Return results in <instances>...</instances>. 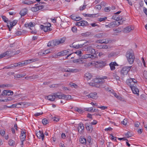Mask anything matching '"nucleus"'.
<instances>
[{
    "instance_id": "obj_32",
    "label": "nucleus",
    "mask_w": 147,
    "mask_h": 147,
    "mask_svg": "<svg viewBox=\"0 0 147 147\" xmlns=\"http://www.w3.org/2000/svg\"><path fill=\"white\" fill-rule=\"evenodd\" d=\"M9 145L11 146H14L15 144V142L13 140L10 139L8 142Z\"/></svg>"
},
{
    "instance_id": "obj_37",
    "label": "nucleus",
    "mask_w": 147,
    "mask_h": 147,
    "mask_svg": "<svg viewBox=\"0 0 147 147\" xmlns=\"http://www.w3.org/2000/svg\"><path fill=\"white\" fill-rule=\"evenodd\" d=\"M33 2L32 1L29 0L24 1V3L25 4L29 5L33 4L34 2Z\"/></svg>"
},
{
    "instance_id": "obj_63",
    "label": "nucleus",
    "mask_w": 147,
    "mask_h": 147,
    "mask_svg": "<svg viewBox=\"0 0 147 147\" xmlns=\"http://www.w3.org/2000/svg\"><path fill=\"white\" fill-rule=\"evenodd\" d=\"M81 23V21L79 22H77L76 24V26H81V25H82Z\"/></svg>"
},
{
    "instance_id": "obj_12",
    "label": "nucleus",
    "mask_w": 147,
    "mask_h": 147,
    "mask_svg": "<svg viewBox=\"0 0 147 147\" xmlns=\"http://www.w3.org/2000/svg\"><path fill=\"white\" fill-rule=\"evenodd\" d=\"M111 41L109 39H100L96 41V42L100 43H108L111 42Z\"/></svg>"
},
{
    "instance_id": "obj_16",
    "label": "nucleus",
    "mask_w": 147,
    "mask_h": 147,
    "mask_svg": "<svg viewBox=\"0 0 147 147\" xmlns=\"http://www.w3.org/2000/svg\"><path fill=\"white\" fill-rule=\"evenodd\" d=\"M95 64L97 66V67H103L105 65V63L103 61H99L95 63Z\"/></svg>"
},
{
    "instance_id": "obj_52",
    "label": "nucleus",
    "mask_w": 147,
    "mask_h": 147,
    "mask_svg": "<svg viewBox=\"0 0 147 147\" xmlns=\"http://www.w3.org/2000/svg\"><path fill=\"white\" fill-rule=\"evenodd\" d=\"M85 17H93L94 16H95L94 14H85V15L84 16Z\"/></svg>"
},
{
    "instance_id": "obj_20",
    "label": "nucleus",
    "mask_w": 147,
    "mask_h": 147,
    "mask_svg": "<svg viewBox=\"0 0 147 147\" xmlns=\"http://www.w3.org/2000/svg\"><path fill=\"white\" fill-rule=\"evenodd\" d=\"M26 132L23 131H21V136L20 137L21 140L22 141H24L26 138Z\"/></svg>"
},
{
    "instance_id": "obj_1",
    "label": "nucleus",
    "mask_w": 147,
    "mask_h": 147,
    "mask_svg": "<svg viewBox=\"0 0 147 147\" xmlns=\"http://www.w3.org/2000/svg\"><path fill=\"white\" fill-rule=\"evenodd\" d=\"M126 56L129 63L131 64L133 63L135 58L133 52L131 50L128 51Z\"/></svg>"
},
{
    "instance_id": "obj_62",
    "label": "nucleus",
    "mask_w": 147,
    "mask_h": 147,
    "mask_svg": "<svg viewBox=\"0 0 147 147\" xmlns=\"http://www.w3.org/2000/svg\"><path fill=\"white\" fill-rule=\"evenodd\" d=\"M23 104L22 102H20L19 103H17V106L16 108H20L21 107L22 105Z\"/></svg>"
},
{
    "instance_id": "obj_27",
    "label": "nucleus",
    "mask_w": 147,
    "mask_h": 147,
    "mask_svg": "<svg viewBox=\"0 0 147 147\" xmlns=\"http://www.w3.org/2000/svg\"><path fill=\"white\" fill-rule=\"evenodd\" d=\"M8 22L7 23V26L9 29V30L10 31L12 27H13V26H12L13 24H12V22H10V21H8Z\"/></svg>"
},
{
    "instance_id": "obj_7",
    "label": "nucleus",
    "mask_w": 147,
    "mask_h": 147,
    "mask_svg": "<svg viewBox=\"0 0 147 147\" xmlns=\"http://www.w3.org/2000/svg\"><path fill=\"white\" fill-rule=\"evenodd\" d=\"M85 50L83 49V50L84 51H86V53L94 54L96 53L95 49H92L91 46L88 47L87 48H85Z\"/></svg>"
},
{
    "instance_id": "obj_41",
    "label": "nucleus",
    "mask_w": 147,
    "mask_h": 147,
    "mask_svg": "<svg viewBox=\"0 0 147 147\" xmlns=\"http://www.w3.org/2000/svg\"><path fill=\"white\" fill-rule=\"evenodd\" d=\"M26 75L24 74H18L16 76V78H22L23 77H24Z\"/></svg>"
},
{
    "instance_id": "obj_14",
    "label": "nucleus",
    "mask_w": 147,
    "mask_h": 147,
    "mask_svg": "<svg viewBox=\"0 0 147 147\" xmlns=\"http://www.w3.org/2000/svg\"><path fill=\"white\" fill-rule=\"evenodd\" d=\"M111 69V70H114L115 69V66H118V65L115 62H111L109 64Z\"/></svg>"
},
{
    "instance_id": "obj_22",
    "label": "nucleus",
    "mask_w": 147,
    "mask_h": 147,
    "mask_svg": "<svg viewBox=\"0 0 147 147\" xmlns=\"http://www.w3.org/2000/svg\"><path fill=\"white\" fill-rule=\"evenodd\" d=\"M119 25V24H118L116 22H113L109 24V25L110 26V28L114 27L115 26H118Z\"/></svg>"
},
{
    "instance_id": "obj_33",
    "label": "nucleus",
    "mask_w": 147,
    "mask_h": 147,
    "mask_svg": "<svg viewBox=\"0 0 147 147\" xmlns=\"http://www.w3.org/2000/svg\"><path fill=\"white\" fill-rule=\"evenodd\" d=\"M71 17L72 19L76 21H78L80 20V19H79V18H80L79 17H78L74 15H71Z\"/></svg>"
},
{
    "instance_id": "obj_53",
    "label": "nucleus",
    "mask_w": 147,
    "mask_h": 147,
    "mask_svg": "<svg viewBox=\"0 0 147 147\" xmlns=\"http://www.w3.org/2000/svg\"><path fill=\"white\" fill-rule=\"evenodd\" d=\"M110 7H105L104 9V10L105 12H109L110 11Z\"/></svg>"
},
{
    "instance_id": "obj_44",
    "label": "nucleus",
    "mask_w": 147,
    "mask_h": 147,
    "mask_svg": "<svg viewBox=\"0 0 147 147\" xmlns=\"http://www.w3.org/2000/svg\"><path fill=\"white\" fill-rule=\"evenodd\" d=\"M90 53H88V58H94L96 57L95 55L94 54H90Z\"/></svg>"
},
{
    "instance_id": "obj_11",
    "label": "nucleus",
    "mask_w": 147,
    "mask_h": 147,
    "mask_svg": "<svg viewBox=\"0 0 147 147\" xmlns=\"http://www.w3.org/2000/svg\"><path fill=\"white\" fill-rule=\"evenodd\" d=\"M88 98H91L93 99H96L98 98L97 93L96 92L91 93L86 96Z\"/></svg>"
},
{
    "instance_id": "obj_25",
    "label": "nucleus",
    "mask_w": 147,
    "mask_h": 147,
    "mask_svg": "<svg viewBox=\"0 0 147 147\" xmlns=\"http://www.w3.org/2000/svg\"><path fill=\"white\" fill-rule=\"evenodd\" d=\"M117 55L116 52H112L109 53L108 57L109 58H112L115 57L117 56Z\"/></svg>"
},
{
    "instance_id": "obj_2",
    "label": "nucleus",
    "mask_w": 147,
    "mask_h": 147,
    "mask_svg": "<svg viewBox=\"0 0 147 147\" xmlns=\"http://www.w3.org/2000/svg\"><path fill=\"white\" fill-rule=\"evenodd\" d=\"M20 53V52L19 51H16L14 53L13 51L8 50L7 51L0 55V59L6 56L11 57L13 55L17 54L19 53Z\"/></svg>"
},
{
    "instance_id": "obj_30",
    "label": "nucleus",
    "mask_w": 147,
    "mask_h": 147,
    "mask_svg": "<svg viewBox=\"0 0 147 147\" xmlns=\"http://www.w3.org/2000/svg\"><path fill=\"white\" fill-rule=\"evenodd\" d=\"M66 39V38L64 37H63L60 39H57L58 40V41L59 44H63V43H64L65 42Z\"/></svg>"
},
{
    "instance_id": "obj_55",
    "label": "nucleus",
    "mask_w": 147,
    "mask_h": 147,
    "mask_svg": "<svg viewBox=\"0 0 147 147\" xmlns=\"http://www.w3.org/2000/svg\"><path fill=\"white\" fill-rule=\"evenodd\" d=\"M95 37L98 38H101L102 37V35L101 34H98L95 35Z\"/></svg>"
},
{
    "instance_id": "obj_64",
    "label": "nucleus",
    "mask_w": 147,
    "mask_h": 147,
    "mask_svg": "<svg viewBox=\"0 0 147 147\" xmlns=\"http://www.w3.org/2000/svg\"><path fill=\"white\" fill-rule=\"evenodd\" d=\"M77 29L76 26H74L72 27L71 30L72 31L74 32H76L77 31Z\"/></svg>"
},
{
    "instance_id": "obj_3",
    "label": "nucleus",
    "mask_w": 147,
    "mask_h": 147,
    "mask_svg": "<svg viewBox=\"0 0 147 147\" xmlns=\"http://www.w3.org/2000/svg\"><path fill=\"white\" fill-rule=\"evenodd\" d=\"M137 80L134 79H128L126 81V83L127 85L129 86L131 89V87L136 86V83H137Z\"/></svg>"
},
{
    "instance_id": "obj_46",
    "label": "nucleus",
    "mask_w": 147,
    "mask_h": 147,
    "mask_svg": "<svg viewBox=\"0 0 147 147\" xmlns=\"http://www.w3.org/2000/svg\"><path fill=\"white\" fill-rule=\"evenodd\" d=\"M125 136L127 137V138H129L132 136L130 134V132L129 131L127 133L125 134Z\"/></svg>"
},
{
    "instance_id": "obj_4",
    "label": "nucleus",
    "mask_w": 147,
    "mask_h": 147,
    "mask_svg": "<svg viewBox=\"0 0 147 147\" xmlns=\"http://www.w3.org/2000/svg\"><path fill=\"white\" fill-rule=\"evenodd\" d=\"M131 66L124 67L121 71V75L122 76L126 75L130 69Z\"/></svg>"
},
{
    "instance_id": "obj_36",
    "label": "nucleus",
    "mask_w": 147,
    "mask_h": 147,
    "mask_svg": "<svg viewBox=\"0 0 147 147\" xmlns=\"http://www.w3.org/2000/svg\"><path fill=\"white\" fill-rule=\"evenodd\" d=\"M13 67H22L23 66L22 62H19L17 63H14L13 64Z\"/></svg>"
},
{
    "instance_id": "obj_35",
    "label": "nucleus",
    "mask_w": 147,
    "mask_h": 147,
    "mask_svg": "<svg viewBox=\"0 0 147 147\" xmlns=\"http://www.w3.org/2000/svg\"><path fill=\"white\" fill-rule=\"evenodd\" d=\"M31 10L33 12H36L39 10V8L38 6L34 7L31 8Z\"/></svg>"
},
{
    "instance_id": "obj_43",
    "label": "nucleus",
    "mask_w": 147,
    "mask_h": 147,
    "mask_svg": "<svg viewBox=\"0 0 147 147\" xmlns=\"http://www.w3.org/2000/svg\"><path fill=\"white\" fill-rule=\"evenodd\" d=\"M81 143L83 144H86V140L84 138H82L80 140Z\"/></svg>"
},
{
    "instance_id": "obj_26",
    "label": "nucleus",
    "mask_w": 147,
    "mask_h": 147,
    "mask_svg": "<svg viewBox=\"0 0 147 147\" xmlns=\"http://www.w3.org/2000/svg\"><path fill=\"white\" fill-rule=\"evenodd\" d=\"M47 98L51 101H53L55 98V97L54 96L53 94V95L47 96Z\"/></svg>"
},
{
    "instance_id": "obj_61",
    "label": "nucleus",
    "mask_w": 147,
    "mask_h": 147,
    "mask_svg": "<svg viewBox=\"0 0 147 147\" xmlns=\"http://www.w3.org/2000/svg\"><path fill=\"white\" fill-rule=\"evenodd\" d=\"M98 108L100 109H101L102 110H104L107 108V107L102 106L101 107H98Z\"/></svg>"
},
{
    "instance_id": "obj_56",
    "label": "nucleus",
    "mask_w": 147,
    "mask_h": 147,
    "mask_svg": "<svg viewBox=\"0 0 147 147\" xmlns=\"http://www.w3.org/2000/svg\"><path fill=\"white\" fill-rule=\"evenodd\" d=\"M54 40V44H55V46H57L58 45H59V42H58V40L55 39V40Z\"/></svg>"
},
{
    "instance_id": "obj_9",
    "label": "nucleus",
    "mask_w": 147,
    "mask_h": 147,
    "mask_svg": "<svg viewBox=\"0 0 147 147\" xmlns=\"http://www.w3.org/2000/svg\"><path fill=\"white\" fill-rule=\"evenodd\" d=\"M13 94V91L9 90H5L2 92L1 94L3 96H9L10 95H12Z\"/></svg>"
},
{
    "instance_id": "obj_39",
    "label": "nucleus",
    "mask_w": 147,
    "mask_h": 147,
    "mask_svg": "<svg viewBox=\"0 0 147 147\" xmlns=\"http://www.w3.org/2000/svg\"><path fill=\"white\" fill-rule=\"evenodd\" d=\"M12 100V98L10 97H7L4 99L2 101L7 102L11 100Z\"/></svg>"
},
{
    "instance_id": "obj_10",
    "label": "nucleus",
    "mask_w": 147,
    "mask_h": 147,
    "mask_svg": "<svg viewBox=\"0 0 147 147\" xmlns=\"http://www.w3.org/2000/svg\"><path fill=\"white\" fill-rule=\"evenodd\" d=\"M84 124L82 123H80L78 125V132L80 134H82L84 131Z\"/></svg>"
},
{
    "instance_id": "obj_48",
    "label": "nucleus",
    "mask_w": 147,
    "mask_h": 147,
    "mask_svg": "<svg viewBox=\"0 0 147 147\" xmlns=\"http://www.w3.org/2000/svg\"><path fill=\"white\" fill-rule=\"evenodd\" d=\"M93 109V108L92 107H91L90 108H85V110L88 111H90L92 112Z\"/></svg>"
},
{
    "instance_id": "obj_49",
    "label": "nucleus",
    "mask_w": 147,
    "mask_h": 147,
    "mask_svg": "<svg viewBox=\"0 0 147 147\" xmlns=\"http://www.w3.org/2000/svg\"><path fill=\"white\" fill-rule=\"evenodd\" d=\"M31 59L32 63L33 62H35L36 61H38L39 60V59L38 58H33Z\"/></svg>"
},
{
    "instance_id": "obj_5",
    "label": "nucleus",
    "mask_w": 147,
    "mask_h": 147,
    "mask_svg": "<svg viewBox=\"0 0 147 147\" xmlns=\"http://www.w3.org/2000/svg\"><path fill=\"white\" fill-rule=\"evenodd\" d=\"M107 78V76H104L102 78L94 79V82L95 83L102 84L105 82L104 79Z\"/></svg>"
},
{
    "instance_id": "obj_13",
    "label": "nucleus",
    "mask_w": 147,
    "mask_h": 147,
    "mask_svg": "<svg viewBox=\"0 0 147 147\" xmlns=\"http://www.w3.org/2000/svg\"><path fill=\"white\" fill-rule=\"evenodd\" d=\"M36 135L38 138L39 139H42V140H44V135L42 132L39 131L38 132L36 133Z\"/></svg>"
},
{
    "instance_id": "obj_29",
    "label": "nucleus",
    "mask_w": 147,
    "mask_h": 147,
    "mask_svg": "<svg viewBox=\"0 0 147 147\" xmlns=\"http://www.w3.org/2000/svg\"><path fill=\"white\" fill-rule=\"evenodd\" d=\"M116 20L117 21H118L119 20H120V22H117L118 24H122V23H121V21L122 22H123V21H122V18L121 16H117V18L116 19Z\"/></svg>"
},
{
    "instance_id": "obj_42",
    "label": "nucleus",
    "mask_w": 147,
    "mask_h": 147,
    "mask_svg": "<svg viewBox=\"0 0 147 147\" xmlns=\"http://www.w3.org/2000/svg\"><path fill=\"white\" fill-rule=\"evenodd\" d=\"M42 122L44 125H46L48 123V121L46 118H44L42 120Z\"/></svg>"
},
{
    "instance_id": "obj_23",
    "label": "nucleus",
    "mask_w": 147,
    "mask_h": 147,
    "mask_svg": "<svg viewBox=\"0 0 147 147\" xmlns=\"http://www.w3.org/2000/svg\"><path fill=\"white\" fill-rule=\"evenodd\" d=\"M39 76L38 75H33L31 76H27L25 77V79H35L38 78Z\"/></svg>"
},
{
    "instance_id": "obj_51",
    "label": "nucleus",
    "mask_w": 147,
    "mask_h": 147,
    "mask_svg": "<svg viewBox=\"0 0 147 147\" xmlns=\"http://www.w3.org/2000/svg\"><path fill=\"white\" fill-rule=\"evenodd\" d=\"M127 119H124L122 121V123L124 125H126L127 124Z\"/></svg>"
},
{
    "instance_id": "obj_59",
    "label": "nucleus",
    "mask_w": 147,
    "mask_h": 147,
    "mask_svg": "<svg viewBox=\"0 0 147 147\" xmlns=\"http://www.w3.org/2000/svg\"><path fill=\"white\" fill-rule=\"evenodd\" d=\"M143 75L144 77L147 80V71H144L143 72Z\"/></svg>"
},
{
    "instance_id": "obj_6",
    "label": "nucleus",
    "mask_w": 147,
    "mask_h": 147,
    "mask_svg": "<svg viewBox=\"0 0 147 147\" xmlns=\"http://www.w3.org/2000/svg\"><path fill=\"white\" fill-rule=\"evenodd\" d=\"M49 26H45L43 25H41L40 27L42 30L44 31L45 32H47L48 31H51L52 30V29L50 27L51 26V24L49 23Z\"/></svg>"
},
{
    "instance_id": "obj_45",
    "label": "nucleus",
    "mask_w": 147,
    "mask_h": 147,
    "mask_svg": "<svg viewBox=\"0 0 147 147\" xmlns=\"http://www.w3.org/2000/svg\"><path fill=\"white\" fill-rule=\"evenodd\" d=\"M113 30L115 32L117 33H113V35H117V33H119L121 32V31L119 30L118 29H116L115 30Z\"/></svg>"
},
{
    "instance_id": "obj_24",
    "label": "nucleus",
    "mask_w": 147,
    "mask_h": 147,
    "mask_svg": "<svg viewBox=\"0 0 147 147\" xmlns=\"http://www.w3.org/2000/svg\"><path fill=\"white\" fill-rule=\"evenodd\" d=\"M84 77L87 80H89L91 79L92 76L90 73L88 72L85 74Z\"/></svg>"
},
{
    "instance_id": "obj_18",
    "label": "nucleus",
    "mask_w": 147,
    "mask_h": 147,
    "mask_svg": "<svg viewBox=\"0 0 147 147\" xmlns=\"http://www.w3.org/2000/svg\"><path fill=\"white\" fill-rule=\"evenodd\" d=\"M86 129L89 132H91L93 130V127L92 125L89 123H86Z\"/></svg>"
},
{
    "instance_id": "obj_60",
    "label": "nucleus",
    "mask_w": 147,
    "mask_h": 147,
    "mask_svg": "<svg viewBox=\"0 0 147 147\" xmlns=\"http://www.w3.org/2000/svg\"><path fill=\"white\" fill-rule=\"evenodd\" d=\"M63 53V56L67 54V53L69 51L67 50H65L62 51Z\"/></svg>"
},
{
    "instance_id": "obj_57",
    "label": "nucleus",
    "mask_w": 147,
    "mask_h": 147,
    "mask_svg": "<svg viewBox=\"0 0 147 147\" xmlns=\"http://www.w3.org/2000/svg\"><path fill=\"white\" fill-rule=\"evenodd\" d=\"M65 99H66V100H69L71 99V96L70 95H65Z\"/></svg>"
},
{
    "instance_id": "obj_15",
    "label": "nucleus",
    "mask_w": 147,
    "mask_h": 147,
    "mask_svg": "<svg viewBox=\"0 0 147 147\" xmlns=\"http://www.w3.org/2000/svg\"><path fill=\"white\" fill-rule=\"evenodd\" d=\"M133 30V28H132L130 26H129L124 28L123 32L124 33H127Z\"/></svg>"
},
{
    "instance_id": "obj_34",
    "label": "nucleus",
    "mask_w": 147,
    "mask_h": 147,
    "mask_svg": "<svg viewBox=\"0 0 147 147\" xmlns=\"http://www.w3.org/2000/svg\"><path fill=\"white\" fill-rule=\"evenodd\" d=\"M23 66L25 65H27L28 64L32 63L31 59H29L25 60L24 62H22Z\"/></svg>"
},
{
    "instance_id": "obj_50",
    "label": "nucleus",
    "mask_w": 147,
    "mask_h": 147,
    "mask_svg": "<svg viewBox=\"0 0 147 147\" xmlns=\"http://www.w3.org/2000/svg\"><path fill=\"white\" fill-rule=\"evenodd\" d=\"M86 5L84 4L83 6L80 7V11H83L86 8Z\"/></svg>"
},
{
    "instance_id": "obj_19",
    "label": "nucleus",
    "mask_w": 147,
    "mask_h": 147,
    "mask_svg": "<svg viewBox=\"0 0 147 147\" xmlns=\"http://www.w3.org/2000/svg\"><path fill=\"white\" fill-rule=\"evenodd\" d=\"M133 92L135 94H137L138 95H139V89L137 88L136 86L131 87V89Z\"/></svg>"
},
{
    "instance_id": "obj_40",
    "label": "nucleus",
    "mask_w": 147,
    "mask_h": 147,
    "mask_svg": "<svg viewBox=\"0 0 147 147\" xmlns=\"http://www.w3.org/2000/svg\"><path fill=\"white\" fill-rule=\"evenodd\" d=\"M1 17L4 22L7 23L8 21V19L5 16H2Z\"/></svg>"
},
{
    "instance_id": "obj_47",
    "label": "nucleus",
    "mask_w": 147,
    "mask_h": 147,
    "mask_svg": "<svg viewBox=\"0 0 147 147\" xmlns=\"http://www.w3.org/2000/svg\"><path fill=\"white\" fill-rule=\"evenodd\" d=\"M75 53L77 54V55L79 56H82V52L79 50L76 51L75 52Z\"/></svg>"
},
{
    "instance_id": "obj_21",
    "label": "nucleus",
    "mask_w": 147,
    "mask_h": 147,
    "mask_svg": "<svg viewBox=\"0 0 147 147\" xmlns=\"http://www.w3.org/2000/svg\"><path fill=\"white\" fill-rule=\"evenodd\" d=\"M27 9L26 8L22 9L20 12V14L21 16H25L27 13Z\"/></svg>"
},
{
    "instance_id": "obj_8",
    "label": "nucleus",
    "mask_w": 147,
    "mask_h": 147,
    "mask_svg": "<svg viewBox=\"0 0 147 147\" xmlns=\"http://www.w3.org/2000/svg\"><path fill=\"white\" fill-rule=\"evenodd\" d=\"M53 95L55 97V98H57L59 99H65L66 96L65 95L59 92L53 93Z\"/></svg>"
},
{
    "instance_id": "obj_17",
    "label": "nucleus",
    "mask_w": 147,
    "mask_h": 147,
    "mask_svg": "<svg viewBox=\"0 0 147 147\" xmlns=\"http://www.w3.org/2000/svg\"><path fill=\"white\" fill-rule=\"evenodd\" d=\"M87 43H88V42H86L84 43L83 44H78L77 45H76L75 46H73V47L74 48L76 49H78L79 48H81L83 46L85 45V46L88 45V44H87Z\"/></svg>"
},
{
    "instance_id": "obj_58",
    "label": "nucleus",
    "mask_w": 147,
    "mask_h": 147,
    "mask_svg": "<svg viewBox=\"0 0 147 147\" xmlns=\"http://www.w3.org/2000/svg\"><path fill=\"white\" fill-rule=\"evenodd\" d=\"M50 53V50H45L43 53H42V55Z\"/></svg>"
},
{
    "instance_id": "obj_54",
    "label": "nucleus",
    "mask_w": 147,
    "mask_h": 147,
    "mask_svg": "<svg viewBox=\"0 0 147 147\" xmlns=\"http://www.w3.org/2000/svg\"><path fill=\"white\" fill-rule=\"evenodd\" d=\"M98 19H99L98 20L100 22H102L103 21L105 20H106L107 19V18L106 17H105L102 18H100Z\"/></svg>"
},
{
    "instance_id": "obj_28",
    "label": "nucleus",
    "mask_w": 147,
    "mask_h": 147,
    "mask_svg": "<svg viewBox=\"0 0 147 147\" xmlns=\"http://www.w3.org/2000/svg\"><path fill=\"white\" fill-rule=\"evenodd\" d=\"M67 72H78L79 70L77 69H73L71 68H67Z\"/></svg>"
},
{
    "instance_id": "obj_31",
    "label": "nucleus",
    "mask_w": 147,
    "mask_h": 147,
    "mask_svg": "<svg viewBox=\"0 0 147 147\" xmlns=\"http://www.w3.org/2000/svg\"><path fill=\"white\" fill-rule=\"evenodd\" d=\"M47 46L48 47H54L55 45L54 40L49 41L48 43Z\"/></svg>"
},
{
    "instance_id": "obj_38",
    "label": "nucleus",
    "mask_w": 147,
    "mask_h": 147,
    "mask_svg": "<svg viewBox=\"0 0 147 147\" xmlns=\"http://www.w3.org/2000/svg\"><path fill=\"white\" fill-rule=\"evenodd\" d=\"M81 22L82 25L81 26H86L88 25L87 22L85 20L81 21Z\"/></svg>"
}]
</instances>
